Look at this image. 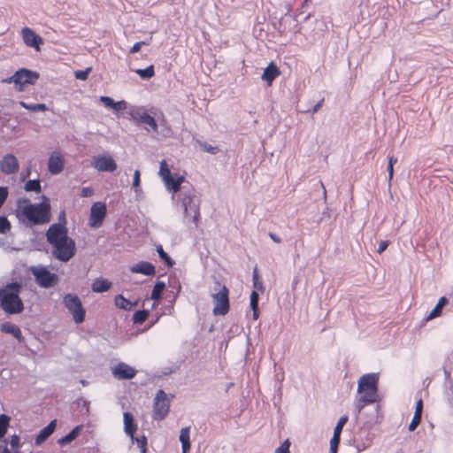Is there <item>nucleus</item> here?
Instances as JSON below:
<instances>
[{
    "instance_id": "obj_19",
    "label": "nucleus",
    "mask_w": 453,
    "mask_h": 453,
    "mask_svg": "<svg viewBox=\"0 0 453 453\" xmlns=\"http://www.w3.org/2000/svg\"><path fill=\"white\" fill-rule=\"evenodd\" d=\"M124 419V429L125 433L131 437L132 440L134 439V433L137 430V425L134 422V417L130 412H124L123 414Z\"/></svg>"
},
{
    "instance_id": "obj_43",
    "label": "nucleus",
    "mask_w": 453,
    "mask_h": 453,
    "mask_svg": "<svg viewBox=\"0 0 453 453\" xmlns=\"http://www.w3.org/2000/svg\"><path fill=\"white\" fill-rule=\"evenodd\" d=\"M90 70V68H87L86 70L75 72V78L81 81L87 80Z\"/></svg>"
},
{
    "instance_id": "obj_20",
    "label": "nucleus",
    "mask_w": 453,
    "mask_h": 453,
    "mask_svg": "<svg viewBox=\"0 0 453 453\" xmlns=\"http://www.w3.org/2000/svg\"><path fill=\"white\" fill-rule=\"evenodd\" d=\"M57 421L52 420L44 428H42L35 438V444L41 445L42 442H44L50 437V435L54 433Z\"/></svg>"
},
{
    "instance_id": "obj_49",
    "label": "nucleus",
    "mask_w": 453,
    "mask_h": 453,
    "mask_svg": "<svg viewBox=\"0 0 453 453\" xmlns=\"http://www.w3.org/2000/svg\"><path fill=\"white\" fill-rule=\"evenodd\" d=\"M289 442L287 440L284 441L276 450L275 453H290L289 452Z\"/></svg>"
},
{
    "instance_id": "obj_34",
    "label": "nucleus",
    "mask_w": 453,
    "mask_h": 453,
    "mask_svg": "<svg viewBox=\"0 0 453 453\" xmlns=\"http://www.w3.org/2000/svg\"><path fill=\"white\" fill-rule=\"evenodd\" d=\"M149 317V311L146 310L137 311L133 316V321L134 324L143 323Z\"/></svg>"
},
{
    "instance_id": "obj_53",
    "label": "nucleus",
    "mask_w": 453,
    "mask_h": 453,
    "mask_svg": "<svg viewBox=\"0 0 453 453\" xmlns=\"http://www.w3.org/2000/svg\"><path fill=\"white\" fill-rule=\"evenodd\" d=\"M59 220L60 222L58 224H63L64 226H65L66 224V219H65V211H62L59 214Z\"/></svg>"
},
{
    "instance_id": "obj_15",
    "label": "nucleus",
    "mask_w": 453,
    "mask_h": 453,
    "mask_svg": "<svg viewBox=\"0 0 453 453\" xmlns=\"http://www.w3.org/2000/svg\"><path fill=\"white\" fill-rule=\"evenodd\" d=\"M21 35L24 43L27 46L35 48L36 50H40V46L43 43V41L39 35L27 27L22 28Z\"/></svg>"
},
{
    "instance_id": "obj_4",
    "label": "nucleus",
    "mask_w": 453,
    "mask_h": 453,
    "mask_svg": "<svg viewBox=\"0 0 453 453\" xmlns=\"http://www.w3.org/2000/svg\"><path fill=\"white\" fill-rule=\"evenodd\" d=\"M213 301L212 313L215 316H225L230 309L228 288L221 284L215 277L206 282Z\"/></svg>"
},
{
    "instance_id": "obj_51",
    "label": "nucleus",
    "mask_w": 453,
    "mask_h": 453,
    "mask_svg": "<svg viewBox=\"0 0 453 453\" xmlns=\"http://www.w3.org/2000/svg\"><path fill=\"white\" fill-rule=\"evenodd\" d=\"M422 409H423V403H422V400H419L418 403H417V405H416V410H415V415H418L419 417H421V414H422Z\"/></svg>"
},
{
    "instance_id": "obj_16",
    "label": "nucleus",
    "mask_w": 453,
    "mask_h": 453,
    "mask_svg": "<svg viewBox=\"0 0 453 453\" xmlns=\"http://www.w3.org/2000/svg\"><path fill=\"white\" fill-rule=\"evenodd\" d=\"M65 167V158L61 152L54 151L50 154L48 161V170L51 174L60 173Z\"/></svg>"
},
{
    "instance_id": "obj_52",
    "label": "nucleus",
    "mask_w": 453,
    "mask_h": 453,
    "mask_svg": "<svg viewBox=\"0 0 453 453\" xmlns=\"http://www.w3.org/2000/svg\"><path fill=\"white\" fill-rule=\"evenodd\" d=\"M388 244H389L388 241H381L380 242L378 252L380 254L382 253L388 248Z\"/></svg>"
},
{
    "instance_id": "obj_31",
    "label": "nucleus",
    "mask_w": 453,
    "mask_h": 453,
    "mask_svg": "<svg viewBox=\"0 0 453 453\" xmlns=\"http://www.w3.org/2000/svg\"><path fill=\"white\" fill-rule=\"evenodd\" d=\"M27 192H36L40 193L42 190L41 182L39 180H30L24 187Z\"/></svg>"
},
{
    "instance_id": "obj_29",
    "label": "nucleus",
    "mask_w": 453,
    "mask_h": 453,
    "mask_svg": "<svg viewBox=\"0 0 453 453\" xmlns=\"http://www.w3.org/2000/svg\"><path fill=\"white\" fill-rule=\"evenodd\" d=\"M19 105L27 110L31 111H45L47 110V106L44 104H28L24 101H19Z\"/></svg>"
},
{
    "instance_id": "obj_48",
    "label": "nucleus",
    "mask_w": 453,
    "mask_h": 453,
    "mask_svg": "<svg viewBox=\"0 0 453 453\" xmlns=\"http://www.w3.org/2000/svg\"><path fill=\"white\" fill-rule=\"evenodd\" d=\"M8 196V190L5 187H0V208L4 203Z\"/></svg>"
},
{
    "instance_id": "obj_14",
    "label": "nucleus",
    "mask_w": 453,
    "mask_h": 453,
    "mask_svg": "<svg viewBox=\"0 0 453 453\" xmlns=\"http://www.w3.org/2000/svg\"><path fill=\"white\" fill-rule=\"evenodd\" d=\"M106 215V206L104 203L96 202L90 210L89 224L93 227H98L102 225Z\"/></svg>"
},
{
    "instance_id": "obj_5",
    "label": "nucleus",
    "mask_w": 453,
    "mask_h": 453,
    "mask_svg": "<svg viewBox=\"0 0 453 453\" xmlns=\"http://www.w3.org/2000/svg\"><path fill=\"white\" fill-rule=\"evenodd\" d=\"M21 287L18 283L7 284L0 288V306L8 314L22 312L24 305L19 298Z\"/></svg>"
},
{
    "instance_id": "obj_33",
    "label": "nucleus",
    "mask_w": 453,
    "mask_h": 453,
    "mask_svg": "<svg viewBox=\"0 0 453 453\" xmlns=\"http://www.w3.org/2000/svg\"><path fill=\"white\" fill-rule=\"evenodd\" d=\"M157 251L158 253L159 257L165 261V263L172 267L174 264L173 260L168 256V254L164 250L162 245L157 246Z\"/></svg>"
},
{
    "instance_id": "obj_47",
    "label": "nucleus",
    "mask_w": 453,
    "mask_h": 453,
    "mask_svg": "<svg viewBox=\"0 0 453 453\" xmlns=\"http://www.w3.org/2000/svg\"><path fill=\"white\" fill-rule=\"evenodd\" d=\"M258 306V294L253 291L250 294V308H257Z\"/></svg>"
},
{
    "instance_id": "obj_57",
    "label": "nucleus",
    "mask_w": 453,
    "mask_h": 453,
    "mask_svg": "<svg viewBox=\"0 0 453 453\" xmlns=\"http://www.w3.org/2000/svg\"><path fill=\"white\" fill-rule=\"evenodd\" d=\"M322 102L323 100H321L320 102H319L312 109V112H316L319 111V109L321 107L322 105Z\"/></svg>"
},
{
    "instance_id": "obj_32",
    "label": "nucleus",
    "mask_w": 453,
    "mask_h": 453,
    "mask_svg": "<svg viewBox=\"0 0 453 453\" xmlns=\"http://www.w3.org/2000/svg\"><path fill=\"white\" fill-rule=\"evenodd\" d=\"M165 287V285L164 282L157 281L152 289L151 299L156 300V301L159 300L162 296V293H163Z\"/></svg>"
},
{
    "instance_id": "obj_44",
    "label": "nucleus",
    "mask_w": 453,
    "mask_h": 453,
    "mask_svg": "<svg viewBox=\"0 0 453 453\" xmlns=\"http://www.w3.org/2000/svg\"><path fill=\"white\" fill-rule=\"evenodd\" d=\"M420 420H421V417L414 414L412 420H411V424L409 425V430L411 432L414 431L417 428V426L419 425Z\"/></svg>"
},
{
    "instance_id": "obj_7",
    "label": "nucleus",
    "mask_w": 453,
    "mask_h": 453,
    "mask_svg": "<svg viewBox=\"0 0 453 453\" xmlns=\"http://www.w3.org/2000/svg\"><path fill=\"white\" fill-rule=\"evenodd\" d=\"M64 304L73 316L76 324H81L85 319L86 311L80 298L76 295L67 294L64 296Z\"/></svg>"
},
{
    "instance_id": "obj_9",
    "label": "nucleus",
    "mask_w": 453,
    "mask_h": 453,
    "mask_svg": "<svg viewBox=\"0 0 453 453\" xmlns=\"http://www.w3.org/2000/svg\"><path fill=\"white\" fill-rule=\"evenodd\" d=\"M30 271L36 283L42 288H49L54 287L58 281V275L50 273L44 266H33Z\"/></svg>"
},
{
    "instance_id": "obj_50",
    "label": "nucleus",
    "mask_w": 453,
    "mask_h": 453,
    "mask_svg": "<svg viewBox=\"0 0 453 453\" xmlns=\"http://www.w3.org/2000/svg\"><path fill=\"white\" fill-rule=\"evenodd\" d=\"M94 195V189L90 187H85L81 188V196L82 197H90Z\"/></svg>"
},
{
    "instance_id": "obj_25",
    "label": "nucleus",
    "mask_w": 453,
    "mask_h": 453,
    "mask_svg": "<svg viewBox=\"0 0 453 453\" xmlns=\"http://www.w3.org/2000/svg\"><path fill=\"white\" fill-rule=\"evenodd\" d=\"M180 441L182 444V453H188L190 449L189 428H182L180 434Z\"/></svg>"
},
{
    "instance_id": "obj_18",
    "label": "nucleus",
    "mask_w": 453,
    "mask_h": 453,
    "mask_svg": "<svg viewBox=\"0 0 453 453\" xmlns=\"http://www.w3.org/2000/svg\"><path fill=\"white\" fill-rule=\"evenodd\" d=\"M130 271L134 273H142L147 276H153L156 273L154 265L144 261L133 265Z\"/></svg>"
},
{
    "instance_id": "obj_1",
    "label": "nucleus",
    "mask_w": 453,
    "mask_h": 453,
    "mask_svg": "<svg viewBox=\"0 0 453 453\" xmlns=\"http://www.w3.org/2000/svg\"><path fill=\"white\" fill-rule=\"evenodd\" d=\"M51 245L52 255L61 262H68L76 253L75 242L68 236V229L63 224H52L46 233Z\"/></svg>"
},
{
    "instance_id": "obj_59",
    "label": "nucleus",
    "mask_w": 453,
    "mask_h": 453,
    "mask_svg": "<svg viewBox=\"0 0 453 453\" xmlns=\"http://www.w3.org/2000/svg\"><path fill=\"white\" fill-rule=\"evenodd\" d=\"M192 219H193V220H194L195 222H196V220H197V219H198V211H195V212H194V215H193Z\"/></svg>"
},
{
    "instance_id": "obj_30",
    "label": "nucleus",
    "mask_w": 453,
    "mask_h": 453,
    "mask_svg": "<svg viewBox=\"0 0 453 453\" xmlns=\"http://www.w3.org/2000/svg\"><path fill=\"white\" fill-rule=\"evenodd\" d=\"M134 72L143 80H149L155 75L154 66L152 65L145 69H136Z\"/></svg>"
},
{
    "instance_id": "obj_2",
    "label": "nucleus",
    "mask_w": 453,
    "mask_h": 453,
    "mask_svg": "<svg viewBox=\"0 0 453 453\" xmlns=\"http://www.w3.org/2000/svg\"><path fill=\"white\" fill-rule=\"evenodd\" d=\"M51 206L49 199L43 196L39 203H31L28 199L18 201L16 216L22 221L30 225L47 224L51 219Z\"/></svg>"
},
{
    "instance_id": "obj_6",
    "label": "nucleus",
    "mask_w": 453,
    "mask_h": 453,
    "mask_svg": "<svg viewBox=\"0 0 453 453\" xmlns=\"http://www.w3.org/2000/svg\"><path fill=\"white\" fill-rule=\"evenodd\" d=\"M39 79V73L26 68H21L9 78L3 81L5 83H14L19 91H23L26 85H33Z\"/></svg>"
},
{
    "instance_id": "obj_42",
    "label": "nucleus",
    "mask_w": 453,
    "mask_h": 453,
    "mask_svg": "<svg viewBox=\"0 0 453 453\" xmlns=\"http://www.w3.org/2000/svg\"><path fill=\"white\" fill-rule=\"evenodd\" d=\"M149 44H150V42H145V41L137 42L130 49V53H132V54L137 53V52H139L141 50V48L142 46H146V45H149Z\"/></svg>"
},
{
    "instance_id": "obj_60",
    "label": "nucleus",
    "mask_w": 453,
    "mask_h": 453,
    "mask_svg": "<svg viewBox=\"0 0 453 453\" xmlns=\"http://www.w3.org/2000/svg\"><path fill=\"white\" fill-rule=\"evenodd\" d=\"M184 211H185V216H186V217H188V208H187V206H186V205H185Z\"/></svg>"
},
{
    "instance_id": "obj_13",
    "label": "nucleus",
    "mask_w": 453,
    "mask_h": 453,
    "mask_svg": "<svg viewBox=\"0 0 453 453\" xmlns=\"http://www.w3.org/2000/svg\"><path fill=\"white\" fill-rule=\"evenodd\" d=\"M137 371L129 365L119 362L111 367V374L117 380H130L135 377Z\"/></svg>"
},
{
    "instance_id": "obj_10",
    "label": "nucleus",
    "mask_w": 453,
    "mask_h": 453,
    "mask_svg": "<svg viewBox=\"0 0 453 453\" xmlns=\"http://www.w3.org/2000/svg\"><path fill=\"white\" fill-rule=\"evenodd\" d=\"M170 399L165 392L159 389L155 396L152 418L154 420H163L168 414Z\"/></svg>"
},
{
    "instance_id": "obj_46",
    "label": "nucleus",
    "mask_w": 453,
    "mask_h": 453,
    "mask_svg": "<svg viewBox=\"0 0 453 453\" xmlns=\"http://www.w3.org/2000/svg\"><path fill=\"white\" fill-rule=\"evenodd\" d=\"M141 182V173L139 170H135L134 173V180H133V187L135 188V191H137V188L140 186Z\"/></svg>"
},
{
    "instance_id": "obj_58",
    "label": "nucleus",
    "mask_w": 453,
    "mask_h": 453,
    "mask_svg": "<svg viewBox=\"0 0 453 453\" xmlns=\"http://www.w3.org/2000/svg\"><path fill=\"white\" fill-rule=\"evenodd\" d=\"M397 161V159L394 157H390L389 159H388V165H393L394 166V164H395Z\"/></svg>"
},
{
    "instance_id": "obj_39",
    "label": "nucleus",
    "mask_w": 453,
    "mask_h": 453,
    "mask_svg": "<svg viewBox=\"0 0 453 453\" xmlns=\"http://www.w3.org/2000/svg\"><path fill=\"white\" fill-rule=\"evenodd\" d=\"M339 442H340V435L334 434L333 438L330 441V452L331 453H337Z\"/></svg>"
},
{
    "instance_id": "obj_21",
    "label": "nucleus",
    "mask_w": 453,
    "mask_h": 453,
    "mask_svg": "<svg viewBox=\"0 0 453 453\" xmlns=\"http://www.w3.org/2000/svg\"><path fill=\"white\" fill-rule=\"evenodd\" d=\"M100 101L105 107L111 108L116 112H119L127 109V102L124 100L114 102L112 98L103 96L100 97Z\"/></svg>"
},
{
    "instance_id": "obj_61",
    "label": "nucleus",
    "mask_w": 453,
    "mask_h": 453,
    "mask_svg": "<svg viewBox=\"0 0 453 453\" xmlns=\"http://www.w3.org/2000/svg\"><path fill=\"white\" fill-rule=\"evenodd\" d=\"M296 281H294L293 286H292V288H293V289H295V288H296Z\"/></svg>"
},
{
    "instance_id": "obj_37",
    "label": "nucleus",
    "mask_w": 453,
    "mask_h": 453,
    "mask_svg": "<svg viewBox=\"0 0 453 453\" xmlns=\"http://www.w3.org/2000/svg\"><path fill=\"white\" fill-rule=\"evenodd\" d=\"M252 277L254 288L257 290H260L261 292H264V286L262 281L259 280L257 268L254 269Z\"/></svg>"
},
{
    "instance_id": "obj_54",
    "label": "nucleus",
    "mask_w": 453,
    "mask_h": 453,
    "mask_svg": "<svg viewBox=\"0 0 453 453\" xmlns=\"http://www.w3.org/2000/svg\"><path fill=\"white\" fill-rule=\"evenodd\" d=\"M388 181L390 182L393 178V174H394V166L388 165Z\"/></svg>"
},
{
    "instance_id": "obj_24",
    "label": "nucleus",
    "mask_w": 453,
    "mask_h": 453,
    "mask_svg": "<svg viewBox=\"0 0 453 453\" xmlns=\"http://www.w3.org/2000/svg\"><path fill=\"white\" fill-rule=\"evenodd\" d=\"M111 287V282L108 280L97 278L92 283V290L96 293H103L109 290Z\"/></svg>"
},
{
    "instance_id": "obj_40",
    "label": "nucleus",
    "mask_w": 453,
    "mask_h": 453,
    "mask_svg": "<svg viewBox=\"0 0 453 453\" xmlns=\"http://www.w3.org/2000/svg\"><path fill=\"white\" fill-rule=\"evenodd\" d=\"M347 421H348L347 416L341 417L338 420V423H337L335 428H334V434L341 435L342 430Z\"/></svg>"
},
{
    "instance_id": "obj_23",
    "label": "nucleus",
    "mask_w": 453,
    "mask_h": 453,
    "mask_svg": "<svg viewBox=\"0 0 453 453\" xmlns=\"http://www.w3.org/2000/svg\"><path fill=\"white\" fill-rule=\"evenodd\" d=\"M1 331L5 334L13 335L19 342L22 340V333L20 328L12 323L5 322L1 326Z\"/></svg>"
},
{
    "instance_id": "obj_8",
    "label": "nucleus",
    "mask_w": 453,
    "mask_h": 453,
    "mask_svg": "<svg viewBox=\"0 0 453 453\" xmlns=\"http://www.w3.org/2000/svg\"><path fill=\"white\" fill-rule=\"evenodd\" d=\"M159 176L163 180L167 190L177 193L180 189V186L184 181L183 176H176L174 178L172 175L170 167L165 160L160 162Z\"/></svg>"
},
{
    "instance_id": "obj_27",
    "label": "nucleus",
    "mask_w": 453,
    "mask_h": 453,
    "mask_svg": "<svg viewBox=\"0 0 453 453\" xmlns=\"http://www.w3.org/2000/svg\"><path fill=\"white\" fill-rule=\"evenodd\" d=\"M114 302H115V305L117 307L126 310V311H130L134 306V304L131 303V301L125 298L122 295H118L115 297Z\"/></svg>"
},
{
    "instance_id": "obj_17",
    "label": "nucleus",
    "mask_w": 453,
    "mask_h": 453,
    "mask_svg": "<svg viewBox=\"0 0 453 453\" xmlns=\"http://www.w3.org/2000/svg\"><path fill=\"white\" fill-rule=\"evenodd\" d=\"M19 169L17 157L12 154L5 155L0 160V170L4 174H12L18 173Z\"/></svg>"
},
{
    "instance_id": "obj_22",
    "label": "nucleus",
    "mask_w": 453,
    "mask_h": 453,
    "mask_svg": "<svg viewBox=\"0 0 453 453\" xmlns=\"http://www.w3.org/2000/svg\"><path fill=\"white\" fill-rule=\"evenodd\" d=\"M280 75V71L278 67L274 65V63L269 64V65L265 69L262 74V80L266 81L268 85H271L273 81Z\"/></svg>"
},
{
    "instance_id": "obj_36",
    "label": "nucleus",
    "mask_w": 453,
    "mask_h": 453,
    "mask_svg": "<svg viewBox=\"0 0 453 453\" xmlns=\"http://www.w3.org/2000/svg\"><path fill=\"white\" fill-rule=\"evenodd\" d=\"M11 229V223L6 217H0V234H6Z\"/></svg>"
},
{
    "instance_id": "obj_12",
    "label": "nucleus",
    "mask_w": 453,
    "mask_h": 453,
    "mask_svg": "<svg viewBox=\"0 0 453 453\" xmlns=\"http://www.w3.org/2000/svg\"><path fill=\"white\" fill-rule=\"evenodd\" d=\"M91 165L100 172H114L117 169V164L111 156L99 155L95 157Z\"/></svg>"
},
{
    "instance_id": "obj_3",
    "label": "nucleus",
    "mask_w": 453,
    "mask_h": 453,
    "mask_svg": "<svg viewBox=\"0 0 453 453\" xmlns=\"http://www.w3.org/2000/svg\"><path fill=\"white\" fill-rule=\"evenodd\" d=\"M379 373H366L361 376L357 381V393L361 395L358 400V411L367 403L378 401Z\"/></svg>"
},
{
    "instance_id": "obj_56",
    "label": "nucleus",
    "mask_w": 453,
    "mask_h": 453,
    "mask_svg": "<svg viewBox=\"0 0 453 453\" xmlns=\"http://www.w3.org/2000/svg\"><path fill=\"white\" fill-rule=\"evenodd\" d=\"M252 311H253V319H257L259 316L258 314V306L257 308H251Z\"/></svg>"
},
{
    "instance_id": "obj_45",
    "label": "nucleus",
    "mask_w": 453,
    "mask_h": 453,
    "mask_svg": "<svg viewBox=\"0 0 453 453\" xmlns=\"http://www.w3.org/2000/svg\"><path fill=\"white\" fill-rule=\"evenodd\" d=\"M10 445L12 449H17L18 448H19L20 447L19 436L17 434H13L11 437Z\"/></svg>"
},
{
    "instance_id": "obj_41",
    "label": "nucleus",
    "mask_w": 453,
    "mask_h": 453,
    "mask_svg": "<svg viewBox=\"0 0 453 453\" xmlns=\"http://www.w3.org/2000/svg\"><path fill=\"white\" fill-rule=\"evenodd\" d=\"M133 441H135L137 443V446L139 447L141 453L146 452V446H147V439L144 435H142L140 438H134L132 440Z\"/></svg>"
},
{
    "instance_id": "obj_55",
    "label": "nucleus",
    "mask_w": 453,
    "mask_h": 453,
    "mask_svg": "<svg viewBox=\"0 0 453 453\" xmlns=\"http://www.w3.org/2000/svg\"><path fill=\"white\" fill-rule=\"evenodd\" d=\"M269 237L276 243L281 242V239L273 233H269Z\"/></svg>"
},
{
    "instance_id": "obj_11",
    "label": "nucleus",
    "mask_w": 453,
    "mask_h": 453,
    "mask_svg": "<svg viewBox=\"0 0 453 453\" xmlns=\"http://www.w3.org/2000/svg\"><path fill=\"white\" fill-rule=\"evenodd\" d=\"M130 116L137 124L146 125L147 127H145V128L148 131H157V121L152 116L148 114L145 110L142 108L133 109L130 111Z\"/></svg>"
},
{
    "instance_id": "obj_26",
    "label": "nucleus",
    "mask_w": 453,
    "mask_h": 453,
    "mask_svg": "<svg viewBox=\"0 0 453 453\" xmlns=\"http://www.w3.org/2000/svg\"><path fill=\"white\" fill-rule=\"evenodd\" d=\"M81 428V427L80 426L74 427L65 436H64L61 439H59L58 440V443L60 445H64V444L69 443V442L73 441V440H75L78 437V435L80 434Z\"/></svg>"
},
{
    "instance_id": "obj_35",
    "label": "nucleus",
    "mask_w": 453,
    "mask_h": 453,
    "mask_svg": "<svg viewBox=\"0 0 453 453\" xmlns=\"http://www.w3.org/2000/svg\"><path fill=\"white\" fill-rule=\"evenodd\" d=\"M9 422L10 418L7 415H0V438H3L5 435L9 426Z\"/></svg>"
},
{
    "instance_id": "obj_28",
    "label": "nucleus",
    "mask_w": 453,
    "mask_h": 453,
    "mask_svg": "<svg viewBox=\"0 0 453 453\" xmlns=\"http://www.w3.org/2000/svg\"><path fill=\"white\" fill-rule=\"evenodd\" d=\"M448 303V299L444 296L441 297L436 304V306L434 308V310L430 312V314L427 317V320L433 319L439 316L441 312L442 307Z\"/></svg>"
},
{
    "instance_id": "obj_38",
    "label": "nucleus",
    "mask_w": 453,
    "mask_h": 453,
    "mask_svg": "<svg viewBox=\"0 0 453 453\" xmlns=\"http://www.w3.org/2000/svg\"><path fill=\"white\" fill-rule=\"evenodd\" d=\"M203 151L210 153L211 155H215L218 152H219V148L216 145L209 144V143H203L200 144Z\"/></svg>"
}]
</instances>
